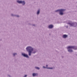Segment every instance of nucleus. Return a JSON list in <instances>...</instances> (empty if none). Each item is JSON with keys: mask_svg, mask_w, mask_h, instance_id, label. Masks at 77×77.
<instances>
[{"mask_svg": "<svg viewBox=\"0 0 77 77\" xmlns=\"http://www.w3.org/2000/svg\"><path fill=\"white\" fill-rule=\"evenodd\" d=\"M15 17H17V18H19L20 16L18 15L15 14Z\"/></svg>", "mask_w": 77, "mask_h": 77, "instance_id": "obj_15", "label": "nucleus"}, {"mask_svg": "<svg viewBox=\"0 0 77 77\" xmlns=\"http://www.w3.org/2000/svg\"><path fill=\"white\" fill-rule=\"evenodd\" d=\"M65 11H66L65 9H59L56 10L55 12H59V15H60L62 16L63 15V14H64L63 12H65Z\"/></svg>", "mask_w": 77, "mask_h": 77, "instance_id": "obj_3", "label": "nucleus"}, {"mask_svg": "<svg viewBox=\"0 0 77 77\" xmlns=\"http://www.w3.org/2000/svg\"><path fill=\"white\" fill-rule=\"evenodd\" d=\"M7 76H8V77H12L11 76V75H10L9 74H8L7 75Z\"/></svg>", "mask_w": 77, "mask_h": 77, "instance_id": "obj_16", "label": "nucleus"}, {"mask_svg": "<svg viewBox=\"0 0 77 77\" xmlns=\"http://www.w3.org/2000/svg\"><path fill=\"white\" fill-rule=\"evenodd\" d=\"M13 57H15L16 56H17V53H14L12 54Z\"/></svg>", "mask_w": 77, "mask_h": 77, "instance_id": "obj_11", "label": "nucleus"}, {"mask_svg": "<svg viewBox=\"0 0 77 77\" xmlns=\"http://www.w3.org/2000/svg\"><path fill=\"white\" fill-rule=\"evenodd\" d=\"M76 56H77V54L76 55Z\"/></svg>", "mask_w": 77, "mask_h": 77, "instance_id": "obj_22", "label": "nucleus"}, {"mask_svg": "<svg viewBox=\"0 0 77 77\" xmlns=\"http://www.w3.org/2000/svg\"><path fill=\"white\" fill-rule=\"evenodd\" d=\"M28 24V25H29V26H31V25H32V24H31L30 23H29Z\"/></svg>", "mask_w": 77, "mask_h": 77, "instance_id": "obj_18", "label": "nucleus"}, {"mask_svg": "<svg viewBox=\"0 0 77 77\" xmlns=\"http://www.w3.org/2000/svg\"><path fill=\"white\" fill-rule=\"evenodd\" d=\"M27 76V75H26L24 76V77H26Z\"/></svg>", "mask_w": 77, "mask_h": 77, "instance_id": "obj_19", "label": "nucleus"}, {"mask_svg": "<svg viewBox=\"0 0 77 77\" xmlns=\"http://www.w3.org/2000/svg\"><path fill=\"white\" fill-rule=\"evenodd\" d=\"M26 50L28 52L29 56H31L32 54H35L37 51V49H34V48L31 46L27 47L26 48Z\"/></svg>", "mask_w": 77, "mask_h": 77, "instance_id": "obj_1", "label": "nucleus"}, {"mask_svg": "<svg viewBox=\"0 0 77 77\" xmlns=\"http://www.w3.org/2000/svg\"><path fill=\"white\" fill-rule=\"evenodd\" d=\"M40 12H41V10L40 9H38L37 11L36 14L37 15H39Z\"/></svg>", "mask_w": 77, "mask_h": 77, "instance_id": "obj_8", "label": "nucleus"}, {"mask_svg": "<svg viewBox=\"0 0 77 77\" xmlns=\"http://www.w3.org/2000/svg\"><path fill=\"white\" fill-rule=\"evenodd\" d=\"M38 74L37 73H34L32 74V76H33V77L38 76Z\"/></svg>", "mask_w": 77, "mask_h": 77, "instance_id": "obj_10", "label": "nucleus"}, {"mask_svg": "<svg viewBox=\"0 0 77 77\" xmlns=\"http://www.w3.org/2000/svg\"><path fill=\"white\" fill-rule=\"evenodd\" d=\"M66 28H68V26H66Z\"/></svg>", "mask_w": 77, "mask_h": 77, "instance_id": "obj_20", "label": "nucleus"}, {"mask_svg": "<svg viewBox=\"0 0 77 77\" xmlns=\"http://www.w3.org/2000/svg\"><path fill=\"white\" fill-rule=\"evenodd\" d=\"M35 69H38V70H39V69H40V68L38 67L35 66Z\"/></svg>", "mask_w": 77, "mask_h": 77, "instance_id": "obj_13", "label": "nucleus"}, {"mask_svg": "<svg viewBox=\"0 0 77 77\" xmlns=\"http://www.w3.org/2000/svg\"><path fill=\"white\" fill-rule=\"evenodd\" d=\"M17 2L18 4H21L22 6H25L26 5V2L25 1L17 0Z\"/></svg>", "mask_w": 77, "mask_h": 77, "instance_id": "obj_5", "label": "nucleus"}, {"mask_svg": "<svg viewBox=\"0 0 77 77\" xmlns=\"http://www.w3.org/2000/svg\"><path fill=\"white\" fill-rule=\"evenodd\" d=\"M21 55L22 56H23V57H26V58H29V56H28V55L27 54H25V53H21Z\"/></svg>", "mask_w": 77, "mask_h": 77, "instance_id": "obj_6", "label": "nucleus"}, {"mask_svg": "<svg viewBox=\"0 0 77 77\" xmlns=\"http://www.w3.org/2000/svg\"><path fill=\"white\" fill-rule=\"evenodd\" d=\"M67 48L69 52L70 53H72V52H73V51L72 50V48L74 50H77V46H69L67 47Z\"/></svg>", "mask_w": 77, "mask_h": 77, "instance_id": "obj_2", "label": "nucleus"}, {"mask_svg": "<svg viewBox=\"0 0 77 77\" xmlns=\"http://www.w3.org/2000/svg\"><path fill=\"white\" fill-rule=\"evenodd\" d=\"M11 17H15V14H13V13L11 14Z\"/></svg>", "mask_w": 77, "mask_h": 77, "instance_id": "obj_14", "label": "nucleus"}, {"mask_svg": "<svg viewBox=\"0 0 77 77\" xmlns=\"http://www.w3.org/2000/svg\"><path fill=\"white\" fill-rule=\"evenodd\" d=\"M62 38H64V39H66L67 38H68V35H66V34H64L62 36Z\"/></svg>", "mask_w": 77, "mask_h": 77, "instance_id": "obj_9", "label": "nucleus"}, {"mask_svg": "<svg viewBox=\"0 0 77 77\" xmlns=\"http://www.w3.org/2000/svg\"><path fill=\"white\" fill-rule=\"evenodd\" d=\"M32 26H34V27H36V25L35 24H32Z\"/></svg>", "mask_w": 77, "mask_h": 77, "instance_id": "obj_17", "label": "nucleus"}, {"mask_svg": "<svg viewBox=\"0 0 77 77\" xmlns=\"http://www.w3.org/2000/svg\"><path fill=\"white\" fill-rule=\"evenodd\" d=\"M68 24H69L70 26L76 27H77V23L76 22H72V21H70L69 23H67Z\"/></svg>", "mask_w": 77, "mask_h": 77, "instance_id": "obj_4", "label": "nucleus"}, {"mask_svg": "<svg viewBox=\"0 0 77 77\" xmlns=\"http://www.w3.org/2000/svg\"><path fill=\"white\" fill-rule=\"evenodd\" d=\"M46 66H48V65H46Z\"/></svg>", "mask_w": 77, "mask_h": 77, "instance_id": "obj_21", "label": "nucleus"}, {"mask_svg": "<svg viewBox=\"0 0 77 77\" xmlns=\"http://www.w3.org/2000/svg\"><path fill=\"white\" fill-rule=\"evenodd\" d=\"M54 27V25L53 24L49 25L48 26L49 29H53Z\"/></svg>", "mask_w": 77, "mask_h": 77, "instance_id": "obj_7", "label": "nucleus"}, {"mask_svg": "<svg viewBox=\"0 0 77 77\" xmlns=\"http://www.w3.org/2000/svg\"><path fill=\"white\" fill-rule=\"evenodd\" d=\"M43 68H47V69H53V67H45V66H43Z\"/></svg>", "mask_w": 77, "mask_h": 77, "instance_id": "obj_12", "label": "nucleus"}]
</instances>
